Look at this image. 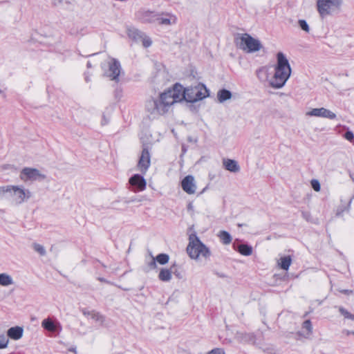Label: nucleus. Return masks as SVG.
Here are the masks:
<instances>
[{
	"label": "nucleus",
	"instance_id": "obj_1",
	"mask_svg": "<svg viewBox=\"0 0 354 354\" xmlns=\"http://www.w3.org/2000/svg\"><path fill=\"white\" fill-rule=\"evenodd\" d=\"M177 102V82L159 95L158 99H151L146 102L145 109L152 119L168 113Z\"/></svg>",
	"mask_w": 354,
	"mask_h": 354
},
{
	"label": "nucleus",
	"instance_id": "obj_2",
	"mask_svg": "<svg viewBox=\"0 0 354 354\" xmlns=\"http://www.w3.org/2000/svg\"><path fill=\"white\" fill-rule=\"evenodd\" d=\"M277 63L275 67L274 77L270 82V85L274 88H281L284 86L290 76L291 68L288 60L281 52L277 55Z\"/></svg>",
	"mask_w": 354,
	"mask_h": 354
},
{
	"label": "nucleus",
	"instance_id": "obj_3",
	"mask_svg": "<svg viewBox=\"0 0 354 354\" xmlns=\"http://www.w3.org/2000/svg\"><path fill=\"white\" fill-rule=\"evenodd\" d=\"M178 88L183 89L182 93V98L178 99V102L185 101L187 102H196L201 100L208 96V90L206 86L201 83L197 84L194 87L183 88V86L178 83ZM180 90L178 89V95Z\"/></svg>",
	"mask_w": 354,
	"mask_h": 354
},
{
	"label": "nucleus",
	"instance_id": "obj_4",
	"mask_svg": "<svg viewBox=\"0 0 354 354\" xmlns=\"http://www.w3.org/2000/svg\"><path fill=\"white\" fill-rule=\"evenodd\" d=\"M187 252L191 259L195 260L201 257L207 259L211 255L209 249L200 241L195 233L189 234Z\"/></svg>",
	"mask_w": 354,
	"mask_h": 354
},
{
	"label": "nucleus",
	"instance_id": "obj_5",
	"mask_svg": "<svg viewBox=\"0 0 354 354\" xmlns=\"http://www.w3.org/2000/svg\"><path fill=\"white\" fill-rule=\"evenodd\" d=\"M236 46L247 53L259 50L262 45L259 40L253 38L249 34H238L234 39Z\"/></svg>",
	"mask_w": 354,
	"mask_h": 354
},
{
	"label": "nucleus",
	"instance_id": "obj_6",
	"mask_svg": "<svg viewBox=\"0 0 354 354\" xmlns=\"http://www.w3.org/2000/svg\"><path fill=\"white\" fill-rule=\"evenodd\" d=\"M343 0H317V11L322 17H325L339 12Z\"/></svg>",
	"mask_w": 354,
	"mask_h": 354
},
{
	"label": "nucleus",
	"instance_id": "obj_7",
	"mask_svg": "<svg viewBox=\"0 0 354 354\" xmlns=\"http://www.w3.org/2000/svg\"><path fill=\"white\" fill-rule=\"evenodd\" d=\"M10 191L8 192L13 198V201L17 205L21 204L25 201L29 199L32 196V193L28 190L19 186L8 185Z\"/></svg>",
	"mask_w": 354,
	"mask_h": 354
},
{
	"label": "nucleus",
	"instance_id": "obj_8",
	"mask_svg": "<svg viewBox=\"0 0 354 354\" xmlns=\"http://www.w3.org/2000/svg\"><path fill=\"white\" fill-rule=\"evenodd\" d=\"M127 35L133 41L136 42H141L145 48L149 47L152 44V41L150 37L136 28H128Z\"/></svg>",
	"mask_w": 354,
	"mask_h": 354
},
{
	"label": "nucleus",
	"instance_id": "obj_9",
	"mask_svg": "<svg viewBox=\"0 0 354 354\" xmlns=\"http://www.w3.org/2000/svg\"><path fill=\"white\" fill-rule=\"evenodd\" d=\"M19 176L20 178L24 181H41L46 178V175L41 174L37 169L30 167L24 168L21 170Z\"/></svg>",
	"mask_w": 354,
	"mask_h": 354
},
{
	"label": "nucleus",
	"instance_id": "obj_10",
	"mask_svg": "<svg viewBox=\"0 0 354 354\" xmlns=\"http://www.w3.org/2000/svg\"><path fill=\"white\" fill-rule=\"evenodd\" d=\"M130 189L133 192H139L145 189L147 182L141 174H133L129 179Z\"/></svg>",
	"mask_w": 354,
	"mask_h": 354
},
{
	"label": "nucleus",
	"instance_id": "obj_11",
	"mask_svg": "<svg viewBox=\"0 0 354 354\" xmlns=\"http://www.w3.org/2000/svg\"><path fill=\"white\" fill-rule=\"evenodd\" d=\"M306 115L310 117H320L329 120H334L337 117L335 113L324 107L312 109L310 111L306 113Z\"/></svg>",
	"mask_w": 354,
	"mask_h": 354
},
{
	"label": "nucleus",
	"instance_id": "obj_12",
	"mask_svg": "<svg viewBox=\"0 0 354 354\" xmlns=\"http://www.w3.org/2000/svg\"><path fill=\"white\" fill-rule=\"evenodd\" d=\"M121 66L119 61L115 58H112L109 63V70L106 75L112 80L118 82L119 80V75L120 74Z\"/></svg>",
	"mask_w": 354,
	"mask_h": 354
},
{
	"label": "nucleus",
	"instance_id": "obj_13",
	"mask_svg": "<svg viewBox=\"0 0 354 354\" xmlns=\"http://www.w3.org/2000/svg\"><path fill=\"white\" fill-rule=\"evenodd\" d=\"M181 187L187 194H194L197 188L194 177L192 175L185 176L181 181Z\"/></svg>",
	"mask_w": 354,
	"mask_h": 354
},
{
	"label": "nucleus",
	"instance_id": "obj_14",
	"mask_svg": "<svg viewBox=\"0 0 354 354\" xmlns=\"http://www.w3.org/2000/svg\"><path fill=\"white\" fill-rule=\"evenodd\" d=\"M150 165V154L147 147H144L140 157L138 167L142 174H145Z\"/></svg>",
	"mask_w": 354,
	"mask_h": 354
},
{
	"label": "nucleus",
	"instance_id": "obj_15",
	"mask_svg": "<svg viewBox=\"0 0 354 354\" xmlns=\"http://www.w3.org/2000/svg\"><path fill=\"white\" fill-rule=\"evenodd\" d=\"M223 165L226 170L230 172L237 173L240 171V167L238 162L234 160L223 158Z\"/></svg>",
	"mask_w": 354,
	"mask_h": 354
},
{
	"label": "nucleus",
	"instance_id": "obj_16",
	"mask_svg": "<svg viewBox=\"0 0 354 354\" xmlns=\"http://www.w3.org/2000/svg\"><path fill=\"white\" fill-rule=\"evenodd\" d=\"M24 333V329L20 326H15L10 328L7 331V336L12 339H19Z\"/></svg>",
	"mask_w": 354,
	"mask_h": 354
},
{
	"label": "nucleus",
	"instance_id": "obj_17",
	"mask_svg": "<svg viewBox=\"0 0 354 354\" xmlns=\"http://www.w3.org/2000/svg\"><path fill=\"white\" fill-rule=\"evenodd\" d=\"M41 326L46 330L50 332H55L58 328L61 329V326L59 323H55L50 318L44 319L41 322Z\"/></svg>",
	"mask_w": 354,
	"mask_h": 354
},
{
	"label": "nucleus",
	"instance_id": "obj_18",
	"mask_svg": "<svg viewBox=\"0 0 354 354\" xmlns=\"http://www.w3.org/2000/svg\"><path fill=\"white\" fill-rule=\"evenodd\" d=\"M232 97V94L231 91L227 89L223 88L217 92V100L220 103H223L224 102L230 100Z\"/></svg>",
	"mask_w": 354,
	"mask_h": 354
},
{
	"label": "nucleus",
	"instance_id": "obj_19",
	"mask_svg": "<svg viewBox=\"0 0 354 354\" xmlns=\"http://www.w3.org/2000/svg\"><path fill=\"white\" fill-rule=\"evenodd\" d=\"M234 248L244 256H250L252 253V248L248 245L240 244L236 246L234 244Z\"/></svg>",
	"mask_w": 354,
	"mask_h": 354
},
{
	"label": "nucleus",
	"instance_id": "obj_20",
	"mask_svg": "<svg viewBox=\"0 0 354 354\" xmlns=\"http://www.w3.org/2000/svg\"><path fill=\"white\" fill-rule=\"evenodd\" d=\"M172 277L171 269L162 268L158 274V279L162 281H169Z\"/></svg>",
	"mask_w": 354,
	"mask_h": 354
},
{
	"label": "nucleus",
	"instance_id": "obj_21",
	"mask_svg": "<svg viewBox=\"0 0 354 354\" xmlns=\"http://www.w3.org/2000/svg\"><path fill=\"white\" fill-rule=\"evenodd\" d=\"M147 268L145 269L146 272L149 270H155L157 268V262L155 257L152 255L151 252H149V257H146L145 259Z\"/></svg>",
	"mask_w": 354,
	"mask_h": 354
},
{
	"label": "nucleus",
	"instance_id": "obj_22",
	"mask_svg": "<svg viewBox=\"0 0 354 354\" xmlns=\"http://www.w3.org/2000/svg\"><path fill=\"white\" fill-rule=\"evenodd\" d=\"M14 281L10 275L7 273L0 274V285L2 286H8L13 284Z\"/></svg>",
	"mask_w": 354,
	"mask_h": 354
},
{
	"label": "nucleus",
	"instance_id": "obj_23",
	"mask_svg": "<svg viewBox=\"0 0 354 354\" xmlns=\"http://www.w3.org/2000/svg\"><path fill=\"white\" fill-rule=\"evenodd\" d=\"M292 259L290 256L281 257L280 261L278 263L279 266L285 270H288L291 265Z\"/></svg>",
	"mask_w": 354,
	"mask_h": 354
},
{
	"label": "nucleus",
	"instance_id": "obj_24",
	"mask_svg": "<svg viewBox=\"0 0 354 354\" xmlns=\"http://www.w3.org/2000/svg\"><path fill=\"white\" fill-rule=\"evenodd\" d=\"M218 236L219 237L222 243L225 245L230 244L232 239L230 233L225 230L220 231L218 234Z\"/></svg>",
	"mask_w": 354,
	"mask_h": 354
},
{
	"label": "nucleus",
	"instance_id": "obj_25",
	"mask_svg": "<svg viewBox=\"0 0 354 354\" xmlns=\"http://www.w3.org/2000/svg\"><path fill=\"white\" fill-rule=\"evenodd\" d=\"M149 22L158 24L168 25L170 24V19L168 18L162 17L158 15H153L151 19H149Z\"/></svg>",
	"mask_w": 354,
	"mask_h": 354
},
{
	"label": "nucleus",
	"instance_id": "obj_26",
	"mask_svg": "<svg viewBox=\"0 0 354 354\" xmlns=\"http://www.w3.org/2000/svg\"><path fill=\"white\" fill-rule=\"evenodd\" d=\"M236 338L241 342H253L254 337L252 334L236 333Z\"/></svg>",
	"mask_w": 354,
	"mask_h": 354
},
{
	"label": "nucleus",
	"instance_id": "obj_27",
	"mask_svg": "<svg viewBox=\"0 0 354 354\" xmlns=\"http://www.w3.org/2000/svg\"><path fill=\"white\" fill-rule=\"evenodd\" d=\"M156 262L160 265H165L169 262V256L165 253H161L158 254L155 257Z\"/></svg>",
	"mask_w": 354,
	"mask_h": 354
},
{
	"label": "nucleus",
	"instance_id": "obj_28",
	"mask_svg": "<svg viewBox=\"0 0 354 354\" xmlns=\"http://www.w3.org/2000/svg\"><path fill=\"white\" fill-rule=\"evenodd\" d=\"M338 310H339V312L340 313V314L345 319H348L351 321H354V313L353 314V313L348 312L346 309H345L344 308H343L342 306L339 307Z\"/></svg>",
	"mask_w": 354,
	"mask_h": 354
},
{
	"label": "nucleus",
	"instance_id": "obj_29",
	"mask_svg": "<svg viewBox=\"0 0 354 354\" xmlns=\"http://www.w3.org/2000/svg\"><path fill=\"white\" fill-rule=\"evenodd\" d=\"M303 329H306L307 330L306 335H304L305 337H308L312 333V324L310 320H306L302 325Z\"/></svg>",
	"mask_w": 354,
	"mask_h": 354
},
{
	"label": "nucleus",
	"instance_id": "obj_30",
	"mask_svg": "<svg viewBox=\"0 0 354 354\" xmlns=\"http://www.w3.org/2000/svg\"><path fill=\"white\" fill-rule=\"evenodd\" d=\"M298 25L299 28L304 30L305 32L308 33L310 30V26L308 24L307 21L304 19H299Z\"/></svg>",
	"mask_w": 354,
	"mask_h": 354
},
{
	"label": "nucleus",
	"instance_id": "obj_31",
	"mask_svg": "<svg viewBox=\"0 0 354 354\" xmlns=\"http://www.w3.org/2000/svg\"><path fill=\"white\" fill-rule=\"evenodd\" d=\"M9 339L8 337L4 334L0 335V349L5 348L8 346Z\"/></svg>",
	"mask_w": 354,
	"mask_h": 354
},
{
	"label": "nucleus",
	"instance_id": "obj_32",
	"mask_svg": "<svg viewBox=\"0 0 354 354\" xmlns=\"http://www.w3.org/2000/svg\"><path fill=\"white\" fill-rule=\"evenodd\" d=\"M33 248L34 250L38 252L41 256L46 255V250L44 247L39 243H34L33 244Z\"/></svg>",
	"mask_w": 354,
	"mask_h": 354
},
{
	"label": "nucleus",
	"instance_id": "obj_33",
	"mask_svg": "<svg viewBox=\"0 0 354 354\" xmlns=\"http://www.w3.org/2000/svg\"><path fill=\"white\" fill-rule=\"evenodd\" d=\"M310 185H311V187L315 191V192H319L320 189H321V185H320V183L319 182L318 180L317 179H313L311 180L310 181Z\"/></svg>",
	"mask_w": 354,
	"mask_h": 354
},
{
	"label": "nucleus",
	"instance_id": "obj_34",
	"mask_svg": "<svg viewBox=\"0 0 354 354\" xmlns=\"http://www.w3.org/2000/svg\"><path fill=\"white\" fill-rule=\"evenodd\" d=\"M344 138L354 144V134L351 131L348 130L344 135Z\"/></svg>",
	"mask_w": 354,
	"mask_h": 354
},
{
	"label": "nucleus",
	"instance_id": "obj_35",
	"mask_svg": "<svg viewBox=\"0 0 354 354\" xmlns=\"http://www.w3.org/2000/svg\"><path fill=\"white\" fill-rule=\"evenodd\" d=\"M88 314H91L92 318L96 321L102 322L104 320L103 316L101 315L99 313H95V312L92 311L91 313H89Z\"/></svg>",
	"mask_w": 354,
	"mask_h": 354
},
{
	"label": "nucleus",
	"instance_id": "obj_36",
	"mask_svg": "<svg viewBox=\"0 0 354 354\" xmlns=\"http://www.w3.org/2000/svg\"><path fill=\"white\" fill-rule=\"evenodd\" d=\"M10 191V188H8L7 186L0 187V200H2L6 194H8V192Z\"/></svg>",
	"mask_w": 354,
	"mask_h": 354
},
{
	"label": "nucleus",
	"instance_id": "obj_37",
	"mask_svg": "<svg viewBox=\"0 0 354 354\" xmlns=\"http://www.w3.org/2000/svg\"><path fill=\"white\" fill-rule=\"evenodd\" d=\"M207 354H225V351L222 348H214L209 352H208Z\"/></svg>",
	"mask_w": 354,
	"mask_h": 354
},
{
	"label": "nucleus",
	"instance_id": "obj_38",
	"mask_svg": "<svg viewBox=\"0 0 354 354\" xmlns=\"http://www.w3.org/2000/svg\"><path fill=\"white\" fill-rule=\"evenodd\" d=\"M54 5L57 6L61 4L64 0H52Z\"/></svg>",
	"mask_w": 354,
	"mask_h": 354
},
{
	"label": "nucleus",
	"instance_id": "obj_39",
	"mask_svg": "<svg viewBox=\"0 0 354 354\" xmlns=\"http://www.w3.org/2000/svg\"><path fill=\"white\" fill-rule=\"evenodd\" d=\"M97 280L101 281V282H104V283H110L109 281H107L106 279H104L103 277H98Z\"/></svg>",
	"mask_w": 354,
	"mask_h": 354
},
{
	"label": "nucleus",
	"instance_id": "obj_40",
	"mask_svg": "<svg viewBox=\"0 0 354 354\" xmlns=\"http://www.w3.org/2000/svg\"><path fill=\"white\" fill-rule=\"evenodd\" d=\"M344 333H345V334L348 336V335H354V331L353 330H345Z\"/></svg>",
	"mask_w": 354,
	"mask_h": 354
},
{
	"label": "nucleus",
	"instance_id": "obj_41",
	"mask_svg": "<svg viewBox=\"0 0 354 354\" xmlns=\"http://www.w3.org/2000/svg\"><path fill=\"white\" fill-rule=\"evenodd\" d=\"M187 209L188 210H190V211H192L193 210V205L192 204V203H189L187 205Z\"/></svg>",
	"mask_w": 354,
	"mask_h": 354
},
{
	"label": "nucleus",
	"instance_id": "obj_42",
	"mask_svg": "<svg viewBox=\"0 0 354 354\" xmlns=\"http://www.w3.org/2000/svg\"><path fill=\"white\" fill-rule=\"evenodd\" d=\"M136 201H141V200H137L136 198H131L130 201H128V203L136 202Z\"/></svg>",
	"mask_w": 354,
	"mask_h": 354
},
{
	"label": "nucleus",
	"instance_id": "obj_43",
	"mask_svg": "<svg viewBox=\"0 0 354 354\" xmlns=\"http://www.w3.org/2000/svg\"><path fill=\"white\" fill-rule=\"evenodd\" d=\"M193 72H194V71H192V72H191V74H190L189 77H192V78H195V75L193 74Z\"/></svg>",
	"mask_w": 354,
	"mask_h": 354
},
{
	"label": "nucleus",
	"instance_id": "obj_44",
	"mask_svg": "<svg viewBox=\"0 0 354 354\" xmlns=\"http://www.w3.org/2000/svg\"><path fill=\"white\" fill-rule=\"evenodd\" d=\"M351 201H352V199H351L350 201L348 202L347 210H348V209H349V207L351 206Z\"/></svg>",
	"mask_w": 354,
	"mask_h": 354
},
{
	"label": "nucleus",
	"instance_id": "obj_45",
	"mask_svg": "<svg viewBox=\"0 0 354 354\" xmlns=\"http://www.w3.org/2000/svg\"><path fill=\"white\" fill-rule=\"evenodd\" d=\"M86 65L88 68H91L92 66L90 62H88Z\"/></svg>",
	"mask_w": 354,
	"mask_h": 354
},
{
	"label": "nucleus",
	"instance_id": "obj_46",
	"mask_svg": "<svg viewBox=\"0 0 354 354\" xmlns=\"http://www.w3.org/2000/svg\"><path fill=\"white\" fill-rule=\"evenodd\" d=\"M69 351H72V352H75L76 349H75V348H70Z\"/></svg>",
	"mask_w": 354,
	"mask_h": 354
},
{
	"label": "nucleus",
	"instance_id": "obj_47",
	"mask_svg": "<svg viewBox=\"0 0 354 354\" xmlns=\"http://www.w3.org/2000/svg\"><path fill=\"white\" fill-rule=\"evenodd\" d=\"M89 313H90V312H86L85 310H84V311H83V313H84V315H89V314H88Z\"/></svg>",
	"mask_w": 354,
	"mask_h": 354
},
{
	"label": "nucleus",
	"instance_id": "obj_48",
	"mask_svg": "<svg viewBox=\"0 0 354 354\" xmlns=\"http://www.w3.org/2000/svg\"><path fill=\"white\" fill-rule=\"evenodd\" d=\"M182 151H183V153H185V148H184V146L182 147Z\"/></svg>",
	"mask_w": 354,
	"mask_h": 354
},
{
	"label": "nucleus",
	"instance_id": "obj_49",
	"mask_svg": "<svg viewBox=\"0 0 354 354\" xmlns=\"http://www.w3.org/2000/svg\"><path fill=\"white\" fill-rule=\"evenodd\" d=\"M172 301V299L170 298V299L168 300V301L167 302V304H169L170 301Z\"/></svg>",
	"mask_w": 354,
	"mask_h": 354
},
{
	"label": "nucleus",
	"instance_id": "obj_50",
	"mask_svg": "<svg viewBox=\"0 0 354 354\" xmlns=\"http://www.w3.org/2000/svg\"><path fill=\"white\" fill-rule=\"evenodd\" d=\"M243 225V224H241V223L238 224L239 227H242Z\"/></svg>",
	"mask_w": 354,
	"mask_h": 354
},
{
	"label": "nucleus",
	"instance_id": "obj_51",
	"mask_svg": "<svg viewBox=\"0 0 354 354\" xmlns=\"http://www.w3.org/2000/svg\"><path fill=\"white\" fill-rule=\"evenodd\" d=\"M171 131L175 135V130L174 129L171 130Z\"/></svg>",
	"mask_w": 354,
	"mask_h": 354
},
{
	"label": "nucleus",
	"instance_id": "obj_52",
	"mask_svg": "<svg viewBox=\"0 0 354 354\" xmlns=\"http://www.w3.org/2000/svg\"><path fill=\"white\" fill-rule=\"evenodd\" d=\"M351 178H352L353 180H354V178H353V176H352V175L351 174L350 175Z\"/></svg>",
	"mask_w": 354,
	"mask_h": 354
},
{
	"label": "nucleus",
	"instance_id": "obj_53",
	"mask_svg": "<svg viewBox=\"0 0 354 354\" xmlns=\"http://www.w3.org/2000/svg\"><path fill=\"white\" fill-rule=\"evenodd\" d=\"M322 304V301H318V304L320 305Z\"/></svg>",
	"mask_w": 354,
	"mask_h": 354
}]
</instances>
